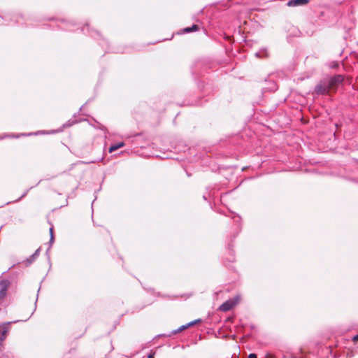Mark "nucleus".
Here are the masks:
<instances>
[{
	"label": "nucleus",
	"instance_id": "1",
	"mask_svg": "<svg viewBox=\"0 0 358 358\" xmlns=\"http://www.w3.org/2000/svg\"><path fill=\"white\" fill-rule=\"evenodd\" d=\"M343 81L344 76L340 74L324 78L317 84L314 93L317 95H327L332 92L334 93Z\"/></svg>",
	"mask_w": 358,
	"mask_h": 358
},
{
	"label": "nucleus",
	"instance_id": "2",
	"mask_svg": "<svg viewBox=\"0 0 358 358\" xmlns=\"http://www.w3.org/2000/svg\"><path fill=\"white\" fill-rule=\"evenodd\" d=\"M78 121L76 120H69L66 122H65L59 129H52L50 131H38L36 132H31V133H21V134H5L3 136H0V140L3 139L6 137H10V138H19L20 136H29L32 135H38V134H57L59 132H61L63 131L64 128H68L73 124L78 123Z\"/></svg>",
	"mask_w": 358,
	"mask_h": 358
},
{
	"label": "nucleus",
	"instance_id": "3",
	"mask_svg": "<svg viewBox=\"0 0 358 358\" xmlns=\"http://www.w3.org/2000/svg\"><path fill=\"white\" fill-rule=\"evenodd\" d=\"M201 319H197V320H194L193 321H191L185 324H183L182 326H180V327H178V329H174L172 331H171L169 334H158L157 336H155V338H161V337H171V336L173 335H175L192 326H193L194 324H195L197 322H201Z\"/></svg>",
	"mask_w": 358,
	"mask_h": 358
},
{
	"label": "nucleus",
	"instance_id": "4",
	"mask_svg": "<svg viewBox=\"0 0 358 358\" xmlns=\"http://www.w3.org/2000/svg\"><path fill=\"white\" fill-rule=\"evenodd\" d=\"M234 213V216H233V219H234V222L236 223V224L237 225V228L238 229V231L236 234H234L233 235L231 236L230 237V242L228 243V249L229 250V252L233 255V247H234V245L232 243V241L234 239L236 238V237L238 236V232L241 230V220H242V218L241 217L237 214V213Z\"/></svg>",
	"mask_w": 358,
	"mask_h": 358
},
{
	"label": "nucleus",
	"instance_id": "5",
	"mask_svg": "<svg viewBox=\"0 0 358 358\" xmlns=\"http://www.w3.org/2000/svg\"><path fill=\"white\" fill-rule=\"evenodd\" d=\"M29 318H30V317L27 318L26 320H14V321H11V322H3V323L1 324H0L1 336H5L6 337L7 336V334H8V332L10 331V326L11 324L17 323V322H26Z\"/></svg>",
	"mask_w": 358,
	"mask_h": 358
},
{
	"label": "nucleus",
	"instance_id": "6",
	"mask_svg": "<svg viewBox=\"0 0 358 358\" xmlns=\"http://www.w3.org/2000/svg\"><path fill=\"white\" fill-rule=\"evenodd\" d=\"M81 31L84 34L88 33L92 38H101L99 31L90 28L89 23H85V25L80 29Z\"/></svg>",
	"mask_w": 358,
	"mask_h": 358
},
{
	"label": "nucleus",
	"instance_id": "7",
	"mask_svg": "<svg viewBox=\"0 0 358 358\" xmlns=\"http://www.w3.org/2000/svg\"><path fill=\"white\" fill-rule=\"evenodd\" d=\"M199 29H200V26L199 24H193L191 26L186 27L180 29L178 32V34H185L195 32V31H199Z\"/></svg>",
	"mask_w": 358,
	"mask_h": 358
},
{
	"label": "nucleus",
	"instance_id": "8",
	"mask_svg": "<svg viewBox=\"0 0 358 358\" xmlns=\"http://www.w3.org/2000/svg\"><path fill=\"white\" fill-rule=\"evenodd\" d=\"M48 20H58V21L65 24H66V27H64L63 29L66 30V31H71V29H70V27L76 25V23H75V22L73 20H67V19H65V18L56 19L55 17H50V18H48Z\"/></svg>",
	"mask_w": 358,
	"mask_h": 358
},
{
	"label": "nucleus",
	"instance_id": "9",
	"mask_svg": "<svg viewBox=\"0 0 358 358\" xmlns=\"http://www.w3.org/2000/svg\"><path fill=\"white\" fill-rule=\"evenodd\" d=\"M41 247L38 248L37 250H35V252L29 256L28 258H27L24 262L26 265V266H30L33 262H35V260L37 259V257L39 256L41 252Z\"/></svg>",
	"mask_w": 358,
	"mask_h": 358
},
{
	"label": "nucleus",
	"instance_id": "10",
	"mask_svg": "<svg viewBox=\"0 0 358 358\" xmlns=\"http://www.w3.org/2000/svg\"><path fill=\"white\" fill-rule=\"evenodd\" d=\"M255 56L259 59H265L268 57L269 52L268 48L263 47L255 53Z\"/></svg>",
	"mask_w": 358,
	"mask_h": 358
},
{
	"label": "nucleus",
	"instance_id": "11",
	"mask_svg": "<svg viewBox=\"0 0 358 358\" xmlns=\"http://www.w3.org/2000/svg\"><path fill=\"white\" fill-rule=\"evenodd\" d=\"M202 99L203 98L201 96H199L198 99L195 101L185 100L184 101L183 105L192 106H201L203 103Z\"/></svg>",
	"mask_w": 358,
	"mask_h": 358
},
{
	"label": "nucleus",
	"instance_id": "12",
	"mask_svg": "<svg viewBox=\"0 0 358 358\" xmlns=\"http://www.w3.org/2000/svg\"><path fill=\"white\" fill-rule=\"evenodd\" d=\"M233 308H234L231 306V301L228 299L219 306L218 310L222 312H227Z\"/></svg>",
	"mask_w": 358,
	"mask_h": 358
},
{
	"label": "nucleus",
	"instance_id": "13",
	"mask_svg": "<svg viewBox=\"0 0 358 358\" xmlns=\"http://www.w3.org/2000/svg\"><path fill=\"white\" fill-rule=\"evenodd\" d=\"M124 145H125V143L123 141H120V142L113 143L110 145V147L108 148V152L110 153H112V152L116 151L117 150L124 147Z\"/></svg>",
	"mask_w": 358,
	"mask_h": 358
},
{
	"label": "nucleus",
	"instance_id": "14",
	"mask_svg": "<svg viewBox=\"0 0 358 358\" xmlns=\"http://www.w3.org/2000/svg\"><path fill=\"white\" fill-rule=\"evenodd\" d=\"M291 29V23L289 22H286L285 25L282 27V31L285 34H286V38L287 41L289 43H290V37L291 34H289V30Z\"/></svg>",
	"mask_w": 358,
	"mask_h": 358
},
{
	"label": "nucleus",
	"instance_id": "15",
	"mask_svg": "<svg viewBox=\"0 0 358 358\" xmlns=\"http://www.w3.org/2000/svg\"><path fill=\"white\" fill-rule=\"evenodd\" d=\"M10 285H11L10 281L8 279H2L0 281V288L1 289H4L8 291V289L10 287Z\"/></svg>",
	"mask_w": 358,
	"mask_h": 358
},
{
	"label": "nucleus",
	"instance_id": "16",
	"mask_svg": "<svg viewBox=\"0 0 358 358\" xmlns=\"http://www.w3.org/2000/svg\"><path fill=\"white\" fill-rule=\"evenodd\" d=\"M231 301V306L233 308L236 307L241 301V296L237 294L234 296L233 298L229 299Z\"/></svg>",
	"mask_w": 358,
	"mask_h": 358
},
{
	"label": "nucleus",
	"instance_id": "17",
	"mask_svg": "<svg viewBox=\"0 0 358 358\" xmlns=\"http://www.w3.org/2000/svg\"><path fill=\"white\" fill-rule=\"evenodd\" d=\"M231 301V306L233 308L236 307L241 301V296L237 294L234 296L233 298L229 299Z\"/></svg>",
	"mask_w": 358,
	"mask_h": 358
},
{
	"label": "nucleus",
	"instance_id": "18",
	"mask_svg": "<svg viewBox=\"0 0 358 358\" xmlns=\"http://www.w3.org/2000/svg\"><path fill=\"white\" fill-rule=\"evenodd\" d=\"M278 89V85L274 81L269 82V86L264 87V90H268L270 92H274Z\"/></svg>",
	"mask_w": 358,
	"mask_h": 358
},
{
	"label": "nucleus",
	"instance_id": "19",
	"mask_svg": "<svg viewBox=\"0 0 358 358\" xmlns=\"http://www.w3.org/2000/svg\"><path fill=\"white\" fill-rule=\"evenodd\" d=\"M309 3V0H292V6H304Z\"/></svg>",
	"mask_w": 358,
	"mask_h": 358
},
{
	"label": "nucleus",
	"instance_id": "20",
	"mask_svg": "<svg viewBox=\"0 0 358 358\" xmlns=\"http://www.w3.org/2000/svg\"><path fill=\"white\" fill-rule=\"evenodd\" d=\"M200 67H203V70L206 71V64H204L203 62H196V64H195V66L193 69V73H197V71L198 69L200 68Z\"/></svg>",
	"mask_w": 358,
	"mask_h": 358
},
{
	"label": "nucleus",
	"instance_id": "21",
	"mask_svg": "<svg viewBox=\"0 0 358 358\" xmlns=\"http://www.w3.org/2000/svg\"><path fill=\"white\" fill-rule=\"evenodd\" d=\"M55 235H52L51 237H50V240L48 242L49 248L45 252L46 255H48V260L49 262H50V257L48 255V252H49L50 248L52 247V244L55 243Z\"/></svg>",
	"mask_w": 358,
	"mask_h": 358
},
{
	"label": "nucleus",
	"instance_id": "22",
	"mask_svg": "<svg viewBox=\"0 0 358 358\" xmlns=\"http://www.w3.org/2000/svg\"><path fill=\"white\" fill-rule=\"evenodd\" d=\"M203 83H204V81L202 80H199L197 81L198 87L199 88L201 92L203 93V96H206V90H205Z\"/></svg>",
	"mask_w": 358,
	"mask_h": 358
},
{
	"label": "nucleus",
	"instance_id": "23",
	"mask_svg": "<svg viewBox=\"0 0 358 358\" xmlns=\"http://www.w3.org/2000/svg\"><path fill=\"white\" fill-rule=\"evenodd\" d=\"M95 122L96 123V126H94L95 128L104 131L105 134L108 133V129L104 125H103L100 122H97L96 120H95Z\"/></svg>",
	"mask_w": 358,
	"mask_h": 358
},
{
	"label": "nucleus",
	"instance_id": "24",
	"mask_svg": "<svg viewBox=\"0 0 358 358\" xmlns=\"http://www.w3.org/2000/svg\"><path fill=\"white\" fill-rule=\"evenodd\" d=\"M95 122L96 123V126H94L95 128L104 131L105 134L108 133V129L104 125H103L100 122H97L96 120H95Z\"/></svg>",
	"mask_w": 358,
	"mask_h": 358
},
{
	"label": "nucleus",
	"instance_id": "25",
	"mask_svg": "<svg viewBox=\"0 0 358 358\" xmlns=\"http://www.w3.org/2000/svg\"><path fill=\"white\" fill-rule=\"evenodd\" d=\"M95 122L96 123V126H94L95 128L104 131L105 134L108 133V129L104 125H103L100 122H97L96 120H95Z\"/></svg>",
	"mask_w": 358,
	"mask_h": 358
},
{
	"label": "nucleus",
	"instance_id": "26",
	"mask_svg": "<svg viewBox=\"0 0 358 358\" xmlns=\"http://www.w3.org/2000/svg\"><path fill=\"white\" fill-rule=\"evenodd\" d=\"M34 186H31V187H29V189H27L24 192H23V194L21 195V196H20L18 199H17L14 202H18L20 201L21 199H22L23 198H24L28 192H29L30 189H31L32 188H34Z\"/></svg>",
	"mask_w": 358,
	"mask_h": 358
},
{
	"label": "nucleus",
	"instance_id": "27",
	"mask_svg": "<svg viewBox=\"0 0 358 358\" xmlns=\"http://www.w3.org/2000/svg\"><path fill=\"white\" fill-rule=\"evenodd\" d=\"M222 38L224 41H228L230 43H232V38L230 35L227 34L226 33H223Z\"/></svg>",
	"mask_w": 358,
	"mask_h": 358
},
{
	"label": "nucleus",
	"instance_id": "28",
	"mask_svg": "<svg viewBox=\"0 0 358 358\" xmlns=\"http://www.w3.org/2000/svg\"><path fill=\"white\" fill-rule=\"evenodd\" d=\"M7 290L0 288V300L3 299L7 295Z\"/></svg>",
	"mask_w": 358,
	"mask_h": 358
},
{
	"label": "nucleus",
	"instance_id": "29",
	"mask_svg": "<svg viewBox=\"0 0 358 358\" xmlns=\"http://www.w3.org/2000/svg\"><path fill=\"white\" fill-rule=\"evenodd\" d=\"M156 351L153 349L150 350L148 353H147V358H154L155 356Z\"/></svg>",
	"mask_w": 358,
	"mask_h": 358
},
{
	"label": "nucleus",
	"instance_id": "30",
	"mask_svg": "<svg viewBox=\"0 0 358 358\" xmlns=\"http://www.w3.org/2000/svg\"><path fill=\"white\" fill-rule=\"evenodd\" d=\"M289 163L290 162H288L287 164H285V167L284 169H282V170H280V171H289L290 170Z\"/></svg>",
	"mask_w": 358,
	"mask_h": 358
},
{
	"label": "nucleus",
	"instance_id": "31",
	"mask_svg": "<svg viewBox=\"0 0 358 358\" xmlns=\"http://www.w3.org/2000/svg\"><path fill=\"white\" fill-rule=\"evenodd\" d=\"M49 232H50V237H51L52 235H55L54 234V227L53 226H51L50 229H49Z\"/></svg>",
	"mask_w": 358,
	"mask_h": 358
},
{
	"label": "nucleus",
	"instance_id": "32",
	"mask_svg": "<svg viewBox=\"0 0 358 358\" xmlns=\"http://www.w3.org/2000/svg\"><path fill=\"white\" fill-rule=\"evenodd\" d=\"M248 358H257V355L255 353H250Z\"/></svg>",
	"mask_w": 358,
	"mask_h": 358
},
{
	"label": "nucleus",
	"instance_id": "33",
	"mask_svg": "<svg viewBox=\"0 0 358 358\" xmlns=\"http://www.w3.org/2000/svg\"><path fill=\"white\" fill-rule=\"evenodd\" d=\"M40 289H41V287H39V288H38V289L37 296H38V292H39V291H40ZM37 301H38V297H36V299L35 303H34V306H35L34 310H36V308Z\"/></svg>",
	"mask_w": 358,
	"mask_h": 358
},
{
	"label": "nucleus",
	"instance_id": "34",
	"mask_svg": "<svg viewBox=\"0 0 358 358\" xmlns=\"http://www.w3.org/2000/svg\"><path fill=\"white\" fill-rule=\"evenodd\" d=\"M225 322H233V318L231 317H227L225 320Z\"/></svg>",
	"mask_w": 358,
	"mask_h": 358
},
{
	"label": "nucleus",
	"instance_id": "35",
	"mask_svg": "<svg viewBox=\"0 0 358 358\" xmlns=\"http://www.w3.org/2000/svg\"><path fill=\"white\" fill-rule=\"evenodd\" d=\"M352 341H353L355 343H356V342H357V341H358V334H357V335H356V336H355L353 337Z\"/></svg>",
	"mask_w": 358,
	"mask_h": 358
},
{
	"label": "nucleus",
	"instance_id": "36",
	"mask_svg": "<svg viewBox=\"0 0 358 358\" xmlns=\"http://www.w3.org/2000/svg\"><path fill=\"white\" fill-rule=\"evenodd\" d=\"M286 5L289 7H291V0H287Z\"/></svg>",
	"mask_w": 358,
	"mask_h": 358
},
{
	"label": "nucleus",
	"instance_id": "37",
	"mask_svg": "<svg viewBox=\"0 0 358 358\" xmlns=\"http://www.w3.org/2000/svg\"><path fill=\"white\" fill-rule=\"evenodd\" d=\"M198 75H199V76H203V72H202V71H201V72L198 73Z\"/></svg>",
	"mask_w": 358,
	"mask_h": 358
},
{
	"label": "nucleus",
	"instance_id": "38",
	"mask_svg": "<svg viewBox=\"0 0 358 358\" xmlns=\"http://www.w3.org/2000/svg\"><path fill=\"white\" fill-rule=\"evenodd\" d=\"M203 199L204 200H207V197H206V196L203 195Z\"/></svg>",
	"mask_w": 358,
	"mask_h": 358
},
{
	"label": "nucleus",
	"instance_id": "39",
	"mask_svg": "<svg viewBox=\"0 0 358 358\" xmlns=\"http://www.w3.org/2000/svg\"><path fill=\"white\" fill-rule=\"evenodd\" d=\"M225 50H226V52H228V51H229L228 48L225 47Z\"/></svg>",
	"mask_w": 358,
	"mask_h": 358
},
{
	"label": "nucleus",
	"instance_id": "40",
	"mask_svg": "<svg viewBox=\"0 0 358 358\" xmlns=\"http://www.w3.org/2000/svg\"><path fill=\"white\" fill-rule=\"evenodd\" d=\"M41 180H40L38 181V182L36 185V186H37L39 183H41Z\"/></svg>",
	"mask_w": 358,
	"mask_h": 358
},
{
	"label": "nucleus",
	"instance_id": "41",
	"mask_svg": "<svg viewBox=\"0 0 358 358\" xmlns=\"http://www.w3.org/2000/svg\"><path fill=\"white\" fill-rule=\"evenodd\" d=\"M14 266H15V265L11 266L8 268V270L11 269V268H13Z\"/></svg>",
	"mask_w": 358,
	"mask_h": 358
},
{
	"label": "nucleus",
	"instance_id": "42",
	"mask_svg": "<svg viewBox=\"0 0 358 358\" xmlns=\"http://www.w3.org/2000/svg\"><path fill=\"white\" fill-rule=\"evenodd\" d=\"M83 106H82L80 108V109H79V110H80H80H82V109H83Z\"/></svg>",
	"mask_w": 358,
	"mask_h": 358
},
{
	"label": "nucleus",
	"instance_id": "43",
	"mask_svg": "<svg viewBox=\"0 0 358 358\" xmlns=\"http://www.w3.org/2000/svg\"><path fill=\"white\" fill-rule=\"evenodd\" d=\"M187 176H189V177L191 176V174H190V173H187Z\"/></svg>",
	"mask_w": 358,
	"mask_h": 358
},
{
	"label": "nucleus",
	"instance_id": "44",
	"mask_svg": "<svg viewBox=\"0 0 358 358\" xmlns=\"http://www.w3.org/2000/svg\"><path fill=\"white\" fill-rule=\"evenodd\" d=\"M90 101V99L87 100V101L85 103V104H87Z\"/></svg>",
	"mask_w": 358,
	"mask_h": 358
},
{
	"label": "nucleus",
	"instance_id": "45",
	"mask_svg": "<svg viewBox=\"0 0 358 358\" xmlns=\"http://www.w3.org/2000/svg\"><path fill=\"white\" fill-rule=\"evenodd\" d=\"M1 228H3V226H1L0 230L1 229Z\"/></svg>",
	"mask_w": 358,
	"mask_h": 358
},
{
	"label": "nucleus",
	"instance_id": "46",
	"mask_svg": "<svg viewBox=\"0 0 358 358\" xmlns=\"http://www.w3.org/2000/svg\"><path fill=\"white\" fill-rule=\"evenodd\" d=\"M292 358H294V357H292Z\"/></svg>",
	"mask_w": 358,
	"mask_h": 358
}]
</instances>
